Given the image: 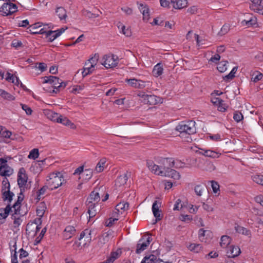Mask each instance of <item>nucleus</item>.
Wrapping results in <instances>:
<instances>
[{
  "mask_svg": "<svg viewBox=\"0 0 263 263\" xmlns=\"http://www.w3.org/2000/svg\"><path fill=\"white\" fill-rule=\"evenodd\" d=\"M64 179L61 172L52 173L49 175L46 182L49 190L52 191L58 189L64 183Z\"/></svg>",
  "mask_w": 263,
  "mask_h": 263,
  "instance_id": "nucleus-1",
  "label": "nucleus"
},
{
  "mask_svg": "<svg viewBox=\"0 0 263 263\" xmlns=\"http://www.w3.org/2000/svg\"><path fill=\"white\" fill-rule=\"evenodd\" d=\"M43 79V83H49L52 85V90H49L50 92L58 93L61 89H64L66 85V82H63L58 77L50 76L45 77L42 78Z\"/></svg>",
  "mask_w": 263,
  "mask_h": 263,
  "instance_id": "nucleus-2",
  "label": "nucleus"
},
{
  "mask_svg": "<svg viewBox=\"0 0 263 263\" xmlns=\"http://www.w3.org/2000/svg\"><path fill=\"white\" fill-rule=\"evenodd\" d=\"M104 189L103 187L95 188L87 198L86 204L96 205L100 200V194L103 193Z\"/></svg>",
  "mask_w": 263,
  "mask_h": 263,
  "instance_id": "nucleus-3",
  "label": "nucleus"
},
{
  "mask_svg": "<svg viewBox=\"0 0 263 263\" xmlns=\"http://www.w3.org/2000/svg\"><path fill=\"white\" fill-rule=\"evenodd\" d=\"M28 180L27 175L23 167L20 169L17 174V184L21 190L20 195H23V192L27 189L26 185Z\"/></svg>",
  "mask_w": 263,
  "mask_h": 263,
  "instance_id": "nucleus-4",
  "label": "nucleus"
},
{
  "mask_svg": "<svg viewBox=\"0 0 263 263\" xmlns=\"http://www.w3.org/2000/svg\"><path fill=\"white\" fill-rule=\"evenodd\" d=\"M119 62V58L114 54L105 55L103 58L102 65L106 68L116 67Z\"/></svg>",
  "mask_w": 263,
  "mask_h": 263,
  "instance_id": "nucleus-5",
  "label": "nucleus"
},
{
  "mask_svg": "<svg viewBox=\"0 0 263 263\" xmlns=\"http://www.w3.org/2000/svg\"><path fill=\"white\" fill-rule=\"evenodd\" d=\"M195 122L192 120L181 121L176 127L177 132H187L195 130Z\"/></svg>",
  "mask_w": 263,
  "mask_h": 263,
  "instance_id": "nucleus-6",
  "label": "nucleus"
},
{
  "mask_svg": "<svg viewBox=\"0 0 263 263\" xmlns=\"http://www.w3.org/2000/svg\"><path fill=\"white\" fill-rule=\"evenodd\" d=\"M125 82L127 83L129 86L136 89H140L144 88L146 86L147 83H149V81H145L135 78L126 79Z\"/></svg>",
  "mask_w": 263,
  "mask_h": 263,
  "instance_id": "nucleus-7",
  "label": "nucleus"
},
{
  "mask_svg": "<svg viewBox=\"0 0 263 263\" xmlns=\"http://www.w3.org/2000/svg\"><path fill=\"white\" fill-rule=\"evenodd\" d=\"M41 227L35 222H29L26 226V234L30 236L34 237L40 231Z\"/></svg>",
  "mask_w": 263,
  "mask_h": 263,
  "instance_id": "nucleus-8",
  "label": "nucleus"
},
{
  "mask_svg": "<svg viewBox=\"0 0 263 263\" xmlns=\"http://www.w3.org/2000/svg\"><path fill=\"white\" fill-rule=\"evenodd\" d=\"M65 30L66 29L61 28L54 31L48 30L47 32V36L46 38L49 42H51L55 39L60 36L61 34L65 31Z\"/></svg>",
  "mask_w": 263,
  "mask_h": 263,
  "instance_id": "nucleus-9",
  "label": "nucleus"
},
{
  "mask_svg": "<svg viewBox=\"0 0 263 263\" xmlns=\"http://www.w3.org/2000/svg\"><path fill=\"white\" fill-rule=\"evenodd\" d=\"M151 240V239L149 237L146 238L145 240H144V238L140 239L137 245L136 253L139 254L142 251L145 250L149 245Z\"/></svg>",
  "mask_w": 263,
  "mask_h": 263,
  "instance_id": "nucleus-10",
  "label": "nucleus"
},
{
  "mask_svg": "<svg viewBox=\"0 0 263 263\" xmlns=\"http://www.w3.org/2000/svg\"><path fill=\"white\" fill-rule=\"evenodd\" d=\"M172 167L166 168V171H163V173H161L160 176L171 177L175 180H178L180 178L179 173L176 170L172 169Z\"/></svg>",
  "mask_w": 263,
  "mask_h": 263,
  "instance_id": "nucleus-11",
  "label": "nucleus"
},
{
  "mask_svg": "<svg viewBox=\"0 0 263 263\" xmlns=\"http://www.w3.org/2000/svg\"><path fill=\"white\" fill-rule=\"evenodd\" d=\"M129 208V204L127 202H121L118 203L115 208V211L114 212L112 215L114 217L120 214H122L125 211H127Z\"/></svg>",
  "mask_w": 263,
  "mask_h": 263,
  "instance_id": "nucleus-12",
  "label": "nucleus"
},
{
  "mask_svg": "<svg viewBox=\"0 0 263 263\" xmlns=\"http://www.w3.org/2000/svg\"><path fill=\"white\" fill-rule=\"evenodd\" d=\"M146 165L149 170L155 174L160 175L161 173H163V171L161 169V167L159 165L155 164L153 161L151 160H147L146 162Z\"/></svg>",
  "mask_w": 263,
  "mask_h": 263,
  "instance_id": "nucleus-13",
  "label": "nucleus"
},
{
  "mask_svg": "<svg viewBox=\"0 0 263 263\" xmlns=\"http://www.w3.org/2000/svg\"><path fill=\"white\" fill-rule=\"evenodd\" d=\"M240 253V249L238 247H235L232 245L228 248L227 256L228 258H234L238 256Z\"/></svg>",
  "mask_w": 263,
  "mask_h": 263,
  "instance_id": "nucleus-14",
  "label": "nucleus"
},
{
  "mask_svg": "<svg viewBox=\"0 0 263 263\" xmlns=\"http://www.w3.org/2000/svg\"><path fill=\"white\" fill-rule=\"evenodd\" d=\"M146 97V99H145V104L154 105L161 102V98L154 95H148Z\"/></svg>",
  "mask_w": 263,
  "mask_h": 263,
  "instance_id": "nucleus-15",
  "label": "nucleus"
},
{
  "mask_svg": "<svg viewBox=\"0 0 263 263\" xmlns=\"http://www.w3.org/2000/svg\"><path fill=\"white\" fill-rule=\"evenodd\" d=\"M196 153L206 157L211 158H216L217 157L218 155V154L214 151L210 149H203L199 148L198 150L196 151Z\"/></svg>",
  "mask_w": 263,
  "mask_h": 263,
  "instance_id": "nucleus-16",
  "label": "nucleus"
},
{
  "mask_svg": "<svg viewBox=\"0 0 263 263\" xmlns=\"http://www.w3.org/2000/svg\"><path fill=\"white\" fill-rule=\"evenodd\" d=\"M76 229L74 227L71 226H67L64 231L63 236L65 239H68L71 238L76 233Z\"/></svg>",
  "mask_w": 263,
  "mask_h": 263,
  "instance_id": "nucleus-17",
  "label": "nucleus"
},
{
  "mask_svg": "<svg viewBox=\"0 0 263 263\" xmlns=\"http://www.w3.org/2000/svg\"><path fill=\"white\" fill-rule=\"evenodd\" d=\"M235 230L239 234L248 236L249 238L251 237V232L250 230L247 228L235 224L234 227Z\"/></svg>",
  "mask_w": 263,
  "mask_h": 263,
  "instance_id": "nucleus-18",
  "label": "nucleus"
},
{
  "mask_svg": "<svg viewBox=\"0 0 263 263\" xmlns=\"http://www.w3.org/2000/svg\"><path fill=\"white\" fill-rule=\"evenodd\" d=\"M13 173V170L7 164L1 165V176L7 177Z\"/></svg>",
  "mask_w": 263,
  "mask_h": 263,
  "instance_id": "nucleus-19",
  "label": "nucleus"
},
{
  "mask_svg": "<svg viewBox=\"0 0 263 263\" xmlns=\"http://www.w3.org/2000/svg\"><path fill=\"white\" fill-rule=\"evenodd\" d=\"M173 7L176 9H181L187 6V0H171Z\"/></svg>",
  "mask_w": 263,
  "mask_h": 263,
  "instance_id": "nucleus-20",
  "label": "nucleus"
},
{
  "mask_svg": "<svg viewBox=\"0 0 263 263\" xmlns=\"http://www.w3.org/2000/svg\"><path fill=\"white\" fill-rule=\"evenodd\" d=\"M250 8L254 11L263 15V0H259L257 4H251Z\"/></svg>",
  "mask_w": 263,
  "mask_h": 263,
  "instance_id": "nucleus-21",
  "label": "nucleus"
},
{
  "mask_svg": "<svg viewBox=\"0 0 263 263\" xmlns=\"http://www.w3.org/2000/svg\"><path fill=\"white\" fill-rule=\"evenodd\" d=\"M159 206L157 203V201H155L152 205V211L154 216L156 218V221H157L161 219L162 216H161L160 211H159Z\"/></svg>",
  "mask_w": 263,
  "mask_h": 263,
  "instance_id": "nucleus-22",
  "label": "nucleus"
},
{
  "mask_svg": "<svg viewBox=\"0 0 263 263\" xmlns=\"http://www.w3.org/2000/svg\"><path fill=\"white\" fill-rule=\"evenodd\" d=\"M2 192V198L3 201L7 202L8 204H10L14 196V193L9 190L5 191Z\"/></svg>",
  "mask_w": 263,
  "mask_h": 263,
  "instance_id": "nucleus-23",
  "label": "nucleus"
},
{
  "mask_svg": "<svg viewBox=\"0 0 263 263\" xmlns=\"http://www.w3.org/2000/svg\"><path fill=\"white\" fill-rule=\"evenodd\" d=\"M139 8L143 14V20L148 21L149 17V10L148 6L140 4Z\"/></svg>",
  "mask_w": 263,
  "mask_h": 263,
  "instance_id": "nucleus-24",
  "label": "nucleus"
},
{
  "mask_svg": "<svg viewBox=\"0 0 263 263\" xmlns=\"http://www.w3.org/2000/svg\"><path fill=\"white\" fill-rule=\"evenodd\" d=\"M170 159V158H161L159 161L158 163L160 164V166L161 167V169L162 170V171H166V168H168L170 167H171L170 165L171 164V163L168 161V160Z\"/></svg>",
  "mask_w": 263,
  "mask_h": 263,
  "instance_id": "nucleus-25",
  "label": "nucleus"
},
{
  "mask_svg": "<svg viewBox=\"0 0 263 263\" xmlns=\"http://www.w3.org/2000/svg\"><path fill=\"white\" fill-rule=\"evenodd\" d=\"M58 123H60L64 125L69 126L71 129H74L76 127L74 124L72 123L67 117H64L62 115L59 119Z\"/></svg>",
  "mask_w": 263,
  "mask_h": 263,
  "instance_id": "nucleus-26",
  "label": "nucleus"
},
{
  "mask_svg": "<svg viewBox=\"0 0 263 263\" xmlns=\"http://www.w3.org/2000/svg\"><path fill=\"white\" fill-rule=\"evenodd\" d=\"M117 27L119 29H121V32L124 34L126 36L129 37L132 35V31L129 28H126L121 22L117 24Z\"/></svg>",
  "mask_w": 263,
  "mask_h": 263,
  "instance_id": "nucleus-27",
  "label": "nucleus"
},
{
  "mask_svg": "<svg viewBox=\"0 0 263 263\" xmlns=\"http://www.w3.org/2000/svg\"><path fill=\"white\" fill-rule=\"evenodd\" d=\"M14 139L12 133H1V142L9 143L10 140Z\"/></svg>",
  "mask_w": 263,
  "mask_h": 263,
  "instance_id": "nucleus-28",
  "label": "nucleus"
},
{
  "mask_svg": "<svg viewBox=\"0 0 263 263\" xmlns=\"http://www.w3.org/2000/svg\"><path fill=\"white\" fill-rule=\"evenodd\" d=\"M55 13L61 21L65 20L67 17L66 11L63 7H58L56 9Z\"/></svg>",
  "mask_w": 263,
  "mask_h": 263,
  "instance_id": "nucleus-29",
  "label": "nucleus"
},
{
  "mask_svg": "<svg viewBox=\"0 0 263 263\" xmlns=\"http://www.w3.org/2000/svg\"><path fill=\"white\" fill-rule=\"evenodd\" d=\"M168 162L171 163V164L170 166L171 167H175L176 168H182L184 166V163L182 162L180 160L176 159L174 160L172 158H170V159L168 160Z\"/></svg>",
  "mask_w": 263,
  "mask_h": 263,
  "instance_id": "nucleus-30",
  "label": "nucleus"
},
{
  "mask_svg": "<svg viewBox=\"0 0 263 263\" xmlns=\"http://www.w3.org/2000/svg\"><path fill=\"white\" fill-rule=\"evenodd\" d=\"M127 179L128 177L126 174H124V175L122 176H120L118 177V178L116 180V185L119 186L123 185L126 183Z\"/></svg>",
  "mask_w": 263,
  "mask_h": 263,
  "instance_id": "nucleus-31",
  "label": "nucleus"
},
{
  "mask_svg": "<svg viewBox=\"0 0 263 263\" xmlns=\"http://www.w3.org/2000/svg\"><path fill=\"white\" fill-rule=\"evenodd\" d=\"M221 241L220 245L221 247L225 248L230 244L231 241V238L227 235H223L221 237Z\"/></svg>",
  "mask_w": 263,
  "mask_h": 263,
  "instance_id": "nucleus-32",
  "label": "nucleus"
},
{
  "mask_svg": "<svg viewBox=\"0 0 263 263\" xmlns=\"http://www.w3.org/2000/svg\"><path fill=\"white\" fill-rule=\"evenodd\" d=\"M46 209L45 203L44 202L40 203L36 210V215L40 217H42L44 214Z\"/></svg>",
  "mask_w": 263,
  "mask_h": 263,
  "instance_id": "nucleus-33",
  "label": "nucleus"
},
{
  "mask_svg": "<svg viewBox=\"0 0 263 263\" xmlns=\"http://www.w3.org/2000/svg\"><path fill=\"white\" fill-rule=\"evenodd\" d=\"M111 236V233L107 232L103 233L99 239V243L102 245L109 241Z\"/></svg>",
  "mask_w": 263,
  "mask_h": 263,
  "instance_id": "nucleus-34",
  "label": "nucleus"
},
{
  "mask_svg": "<svg viewBox=\"0 0 263 263\" xmlns=\"http://www.w3.org/2000/svg\"><path fill=\"white\" fill-rule=\"evenodd\" d=\"M106 162V159L105 158H101L97 166H96V171L98 173L101 172L103 171L105 164Z\"/></svg>",
  "mask_w": 263,
  "mask_h": 263,
  "instance_id": "nucleus-35",
  "label": "nucleus"
},
{
  "mask_svg": "<svg viewBox=\"0 0 263 263\" xmlns=\"http://www.w3.org/2000/svg\"><path fill=\"white\" fill-rule=\"evenodd\" d=\"M163 70V69L160 64H157L153 69V73L154 76L158 77L162 74Z\"/></svg>",
  "mask_w": 263,
  "mask_h": 263,
  "instance_id": "nucleus-36",
  "label": "nucleus"
},
{
  "mask_svg": "<svg viewBox=\"0 0 263 263\" xmlns=\"http://www.w3.org/2000/svg\"><path fill=\"white\" fill-rule=\"evenodd\" d=\"M194 191L197 196H201L205 191V185L201 184L196 185L194 187Z\"/></svg>",
  "mask_w": 263,
  "mask_h": 263,
  "instance_id": "nucleus-37",
  "label": "nucleus"
},
{
  "mask_svg": "<svg viewBox=\"0 0 263 263\" xmlns=\"http://www.w3.org/2000/svg\"><path fill=\"white\" fill-rule=\"evenodd\" d=\"M157 257L153 254L145 256L141 261V263H155Z\"/></svg>",
  "mask_w": 263,
  "mask_h": 263,
  "instance_id": "nucleus-38",
  "label": "nucleus"
},
{
  "mask_svg": "<svg viewBox=\"0 0 263 263\" xmlns=\"http://www.w3.org/2000/svg\"><path fill=\"white\" fill-rule=\"evenodd\" d=\"M88 209V213L89 215V218H92L96 215L97 211L95 209L96 205L94 204H86Z\"/></svg>",
  "mask_w": 263,
  "mask_h": 263,
  "instance_id": "nucleus-39",
  "label": "nucleus"
},
{
  "mask_svg": "<svg viewBox=\"0 0 263 263\" xmlns=\"http://www.w3.org/2000/svg\"><path fill=\"white\" fill-rule=\"evenodd\" d=\"M263 74L261 72L258 71H256L254 72L251 75V81L256 83L261 80Z\"/></svg>",
  "mask_w": 263,
  "mask_h": 263,
  "instance_id": "nucleus-40",
  "label": "nucleus"
},
{
  "mask_svg": "<svg viewBox=\"0 0 263 263\" xmlns=\"http://www.w3.org/2000/svg\"><path fill=\"white\" fill-rule=\"evenodd\" d=\"M82 72V74L83 77L87 76L93 72L95 70V66L92 65H90L89 67H84Z\"/></svg>",
  "mask_w": 263,
  "mask_h": 263,
  "instance_id": "nucleus-41",
  "label": "nucleus"
},
{
  "mask_svg": "<svg viewBox=\"0 0 263 263\" xmlns=\"http://www.w3.org/2000/svg\"><path fill=\"white\" fill-rule=\"evenodd\" d=\"M206 140H211L213 141H221L223 138H221V136L218 134H208L206 136Z\"/></svg>",
  "mask_w": 263,
  "mask_h": 263,
  "instance_id": "nucleus-42",
  "label": "nucleus"
},
{
  "mask_svg": "<svg viewBox=\"0 0 263 263\" xmlns=\"http://www.w3.org/2000/svg\"><path fill=\"white\" fill-rule=\"evenodd\" d=\"M2 191L4 192L5 191L9 190L10 191V184L9 181V180L7 177H3L2 180Z\"/></svg>",
  "mask_w": 263,
  "mask_h": 263,
  "instance_id": "nucleus-43",
  "label": "nucleus"
},
{
  "mask_svg": "<svg viewBox=\"0 0 263 263\" xmlns=\"http://www.w3.org/2000/svg\"><path fill=\"white\" fill-rule=\"evenodd\" d=\"M48 115H49L48 118L51 120L57 122H58L59 119H60L61 116V115L58 113L54 112L50 110L49 111Z\"/></svg>",
  "mask_w": 263,
  "mask_h": 263,
  "instance_id": "nucleus-44",
  "label": "nucleus"
},
{
  "mask_svg": "<svg viewBox=\"0 0 263 263\" xmlns=\"http://www.w3.org/2000/svg\"><path fill=\"white\" fill-rule=\"evenodd\" d=\"M201 246L200 244L191 243L188 247L189 249L195 253H198L201 250Z\"/></svg>",
  "mask_w": 263,
  "mask_h": 263,
  "instance_id": "nucleus-45",
  "label": "nucleus"
},
{
  "mask_svg": "<svg viewBox=\"0 0 263 263\" xmlns=\"http://www.w3.org/2000/svg\"><path fill=\"white\" fill-rule=\"evenodd\" d=\"M179 136L185 142H191L192 141L190 133H180Z\"/></svg>",
  "mask_w": 263,
  "mask_h": 263,
  "instance_id": "nucleus-46",
  "label": "nucleus"
},
{
  "mask_svg": "<svg viewBox=\"0 0 263 263\" xmlns=\"http://www.w3.org/2000/svg\"><path fill=\"white\" fill-rule=\"evenodd\" d=\"M1 97L8 101H13L15 99L13 95L2 89H1Z\"/></svg>",
  "mask_w": 263,
  "mask_h": 263,
  "instance_id": "nucleus-47",
  "label": "nucleus"
},
{
  "mask_svg": "<svg viewBox=\"0 0 263 263\" xmlns=\"http://www.w3.org/2000/svg\"><path fill=\"white\" fill-rule=\"evenodd\" d=\"M83 179L89 180L92 176V170L91 169H85L83 172Z\"/></svg>",
  "mask_w": 263,
  "mask_h": 263,
  "instance_id": "nucleus-48",
  "label": "nucleus"
},
{
  "mask_svg": "<svg viewBox=\"0 0 263 263\" xmlns=\"http://www.w3.org/2000/svg\"><path fill=\"white\" fill-rule=\"evenodd\" d=\"M252 179L254 182H256L257 184L263 185V175H258L256 174L253 175L252 177Z\"/></svg>",
  "mask_w": 263,
  "mask_h": 263,
  "instance_id": "nucleus-49",
  "label": "nucleus"
},
{
  "mask_svg": "<svg viewBox=\"0 0 263 263\" xmlns=\"http://www.w3.org/2000/svg\"><path fill=\"white\" fill-rule=\"evenodd\" d=\"M229 30L230 25L228 24H225L222 26L218 34L220 36L224 35L229 32Z\"/></svg>",
  "mask_w": 263,
  "mask_h": 263,
  "instance_id": "nucleus-50",
  "label": "nucleus"
},
{
  "mask_svg": "<svg viewBox=\"0 0 263 263\" xmlns=\"http://www.w3.org/2000/svg\"><path fill=\"white\" fill-rule=\"evenodd\" d=\"M39 149L37 148H33L30 152L28 158L34 160L39 157Z\"/></svg>",
  "mask_w": 263,
  "mask_h": 263,
  "instance_id": "nucleus-51",
  "label": "nucleus"
},
{
  "mask_svg": "<svg viewBox=\"0 0 263 263\" xmlns=\"http://www.w3.org/2000/svg\"><path fill=\"white\" fill-rule=\"evenodd\" d=\"M12 208H13L14 209V213L12 214V217H13L15 219L14 223H16V220H15L16 217H15V215H23V214H22L20 212L21 204H18V206L15 207L14 204L13 205V206H12Z\"/></svg>",
  "mask_w": 263,
  "mask_h": 263,
  "instance_id": "nucleus-52",
  "label": "nucleus"
},
{
  "mask_svg": "<svg viewBox=\"0 0 263 263\" xmlns=\"http://www.w3.org/2000/svg\"><path fill=\"white\" fill-rule=\"evenodd\" d=\"M11 210L12 206H11L10 204H8L4 209V213H1V217L3 219L7 218Z\"/></svg>",
  "mask_w": 263,
  "mask_h": 263,
  "instance_id": "nucleus-53",
  "label": "nucleus"
},
{
  "mask_svg": "<svg viewBox=\"0 0 263 263\" xmlns=\"http://www.w3.org/2000/svg\"><path fill=\"white\" fill-rule=\"evenodd\" d=\"M237 70V67H234L231 72L227 76H226L224 78V80H232L235 77V74Z\"/></svg>",
  "mask_w": 263,
  "mask_h": 263,
  "instance_id": "nucleus-54",
  "label": "nucleus"
},
{
  "mask_svg": "<svg viewBox=\"0 0 263 263\" xmlns=\"http://www.w3.org/2000/svg\"><path fill=\"white\" fill-rule=\"evenodd\" d=\"M243 25H247L248 26H252L256 24V18L252 17L249 20H244L242 21Z\"/></svg>",
  "mask_w": 263,
  "mask_h": 263,
  "instance_id": "nucleus-55",
  "label": "nucleus"
},
{
  "mask_svg": "<svg viewBox=\"0 0 263 263\" xmlns=\"http://www.w3.org/2000/svg\"><path fill=\"white\" fill-rule=\"evenodd\" d=\"M227 63L228 62L227 61L220 62L217 66L218 70L220 72H224L227 69L226 65Z\"/></svg>",
  "mask_w": 263,
  "mask_h": 263,
  "instance_id": "nucleus-56",
  "label": "nucleus"
},
{
  "mask_svg": "<svg viewBox=\"0 0 263 263\" xmlns=\"http://www.w3.org/2000/svg\"><path fill=\"white\" fill-rule=\"evenodd\" d=\"M242 114L239 111H235L233 114V119L235 121L238 122L243 119Z\"/></svg>",
  "mask_w": 263,
  "mask_h": 263,
  "instance_id": "nucleus-57",
  "label": "nucleus"
},
{
  "mask_svg": "<svg viewBox=\"0 0 263 263\" xmlns=\"http://www.w3.org/2000/svg\"><path fill=\"white\" fill-rule=\"evenodd\" d=\"M83 14L89 18H96L99 16L98 14L92 13L90 11L88 10H84L83 11Z\"/></svg>",
  "mask_w": 263,
  "mask_h": 263,
  "instance_id": "nucleus-58",
  "label": "nucleus"
},
{
  "mask_svg": "<svg viewBox=\"0 0 263 263\" xmlns=\"http://www.w3.org/2000/svg\"><path fill=\"white\" fill-rule=\"evenodd\" d=\"M48 189L49 190V187L47 185V184H46V182H45V185H44L40 190H39L37 192V197L39 198V199H40V197L41 195H44L46 190Z\"/></svg>",
  "mask_w": 263,
  "mask_h": 263,
  "instance_id": "nucleus-59",
  "label": "nucleus"
},
{
  "mask_svg": "<svg viewBox=\"0 0 263 263\" xmlns=\"http://www.w3.org/2000/svg\"><path fill=\"white\" fill-rule=\"evenodd\" d=\"M18 252L20 253L19 258L21 260L25 259V258L28 255V253L23 248L20 249L18 251Z\"/></svg>",
  "mask_w": 263,
  "mask_h": 263,
  "instance_id": "nucleus-60",
  "label": "nucleus"
},
{
  "mask_svg": "<svg viewBox=\"0 0 263 263\" xmlns=\"http://www.w3.org/2000/svg\"><path fill=\"white\" fill-rule=\"evenodd\" d=\"M192 216L189 215L181 214L180 216V219L184 222H189L192 220Z\"/></svg>",
  "mask_w": 263,
  "mask_h": 263,
  "instance_id": "nucleus-61",
  "label": "nucleus"
},
{
  "mask_svg": "<svg viewBox=\"0 0 263 263\" xmlns=\"http://www.w3.org/2000/svg\"><path fill=\"white\" fill-rule=\"evenodd\" d=\"M211 186L214 193H216L219 190V185L217 182L212 181Z\"/></svg>",
  "mask_w": 263,
  "mask_h": 263,
  "instance_id": "nucleus-62",
  "label": "nucleus"
},
{
  "mask_svg": "<svg viewBox=\"0 0 263 263\" xmlns=\"http://www.w3.org/2000/svg\"><path fill=\"white\" fill-rule=\"evenodd\" d=\"M206 232H207V231L204 230L203 229H200L199 230V233H198L199 238L201 241H205V242L206 241L204 240V238Z\"/></svg>",
  "mask_w": 263,
  "mask_h": 263,
  "instance_id": "nucleus-63",
  "label": "nucleus"
},
{
  "mask_svg": "<svg viewBox=\"0 0 263 263\" xmlns=\"http://www.w3.org/2000/svg\"><path fill=\"white\" fill-rule=\"evenodd\" d=\"M46 232V228H43L41 230V232H40V233L39 234V236L38 237H37L36 238V239H35V241L36 242V243H39V242H40V241L41 240V239H42V238L44 236Z\"/></svg>",
  "mask_w": 263,
  "mask_h": 263,
  "instance_id": "nucleus-64",
  "label": "nucleus"
}]
</instances>
